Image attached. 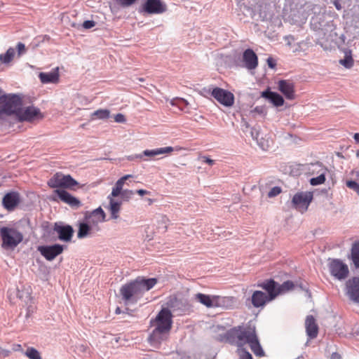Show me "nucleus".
Returning a JSON list of instances; mask_svg holds the SVG:
<instances>
[{"label": "nucleus", "mask_w": 359, "mask_h": 359, "mask_svg": "<svg viewBox=\"0 0 359 359\" xmlns=\"http://www.w3.org/2000/svg\"><path fill=\"white\" fill-rule=\"evenodd\" d=\"M219 337L220 341H224L239 348L249 344L252 351L257 356L261 357L264 355L255 325L249 324L246 326L234 327L229 330L224 334L219 335Z\"/></svg>", "instance_id": "f257e3e1"}, {"label": "nucleus", "mask_w": 359, "mask_h": 359, "mask_svg": "<svg viewBox=\"0 0 359 359\" xmlns=\"http://www.w3.org/2000/svg\"><path fill=\"white\" fill-rule=\"evenodd\" d=\"M156 278H147L138 276L134 280L123 285L120 288L121 299L126 305L136 304L145 292L150 290L157 283Z\"/></svg>", "instance_id": "f03ea898"}, {"label": "nucleus", "mask_w": 359, "mask_h": 359, "mask_svg": "<svg viewBox=\"0 0 359 359\" xmlns=\"http://www.w3.org/2000/svg\"><path fill=\"white\" fill-rule=\"evenodd\" d=\"M156 327L149 334L148 341L151 345L157 346L165 341L172 327V314L169 309H163L156 316Z\"/></svg>", "instance_id": "7ed1b4c3"}, {"label": "nucleus", "mask_w": 359, "mask_h": 359, "mask_svg": "<svg viewBox=\"0 0 359 359\" xmlns=\"http://www.w3.org/2000/svg\"><path fill=\"white\" fill-rule=\"evenodd\" d=\"M22 104L21 97L16 94H5L0 96V119H4V116L17 115Z\"/></svg>", "instance_id": "20e7f679"}, {"label": "nucleus", "mask_w": 359, "mask_h": 359, "mask_svg": "<svg viewBox=\"0 0 359 359\" xmlns=\"http://www.w3.org/2000/svg\"><path fill=\"white\" fill-rule=\"evenodd\" d=\"M0 237L1 248L5 250H14L24 238L22 233L13 226L0 227Z\"/></svg>", "instance_id": "39448f33"}, {"label": "nucleus", "mask_w": 359, "mask_h": 359, "mask_svg": "<svg viewBox=\"0 0 359 359\" xmlns=\"http://www.w3.org/2000/svg\"><path fill=\"white\" fill-rule=\"evenodd\" d=\"M257 287H261L266 292V294L268 297V300L273 301L278 295L292 290V280H288L283 284H279L271 278L258 283Z\"/></svg>", "instance_id": "423d86ee"}, {"label": "nucleus", "mask_w": 359, "mask_h": 359, "mask_svg": "<svg viewBox=\"0 0 359 359\" xmlns=\"http://www.w3.org/2000/svg\"><path fill=\"white\" fill-rule=\"evenodd\" d=\"M48 185L50 188H57V189L74 190V187L79 186V183L70 175L57 172L48 180Z\"/></svg>", "instance_id": "0eeeda50"}, {"label": "nucleus", "mask_w": 359, "mask_h": 359, "mask_svg": "<svg viewBox=\"0 0 359 359\" xmlns=\"http://www.w3.org/2000/svg\"><path fill=\"white\" fill-rule=\"evenodd\" d=\"M195 299L208 308L211 307H229L233 302V297L210 296L208 294L197 293Z\"/></svg>", "instance_id": "6e6552de"}, {"label": "nucleus", "mask_w": 359, "mask_h": 359, "mask_svg": "<svg viewBox=\"0 0 359 359\" xmlns=\"http://www.w3.org/2000/svg\"><path fill=\"white\" fill-rule=\"evenodd\" d=\"M74 229L71 225L66 224L62 222H55L54 224L53 228L50 229L48 233V234H54L56 233L57 234V237H53V241H56L59 239L61 241L64 242H69L72 241V238L74 235Z\"/></svg>", "instance_id": "1a4fd4ad"}, {"label": "nucleus", "mask_w": 359, "mask_h": 359, "mask_svg": "<svg viewBox=\"0 0 359 359\" xmlns=\"http://www.w3.org/2000/svg\"><path fill=\"white\" fill-rule=\"evenodd\" d=\"M167 10L166 4L161 0H145L140 12L148 15H159L165 13Z\"/></svg>", "instance_id": "9d476101"}, {"label": "nucleus", "mask_w": 359, "mask_h": 359, "mask_svg": "<svg viewBox=\"0 0 359 359\" xmlns=\"http://www.w3.org/2000/svg\"><path fill=\"white\" fill-rule=\"evenodd\" d=\"M313 198L312 191L297 192L293 196V207L299 212H306Z\"/></svg>", "instance_id": "9b49d317"}, {"label": "nucleus", "mask_w": 359, "mask_h": 359, "mask_svg": "<svg viewBox=\"0 0 359 359\" xmlns=\"http://www.w3.org/2000/svg\"><path fill=\"white\" fill-rule=\"evenodd\" d=\"M208 93H210L211 95L224 107H230L234 104V95L227 90L215 87L211 91L208 90Z\"/></svg>", "instance_id": "f8f14e48"}, {"label": "nucleus", "mask_w": 359, "mask_h": 359, "mask_svg": "<svg viewBox=\"0 0 359 359\" xmlns=\"http://www.w3.org/2000/svg\"><path fill=\"white\" fill-rule=\"evenodd\" d=\"M328 267L331 275L338 280L345 279L349 273L348 266L340 259H332Z\"/></svg>", "instance_id": "ddd939ff"}, {"label": "nucleus", "mask_w": 359, "mask_h": 359, "mask_svg": "<svg viewBox=\"0 0 359 359\" xmlns=\"http://www.w3.org/2000/svg\"><path fill=\"white\" fill-rule=\"evenodd\" d=\"M312 175H317L316 177L310 179L309 182L312 186L320 185L325 183L326 180V174L327 168L320 163L311 164V168L309 169Z\"/></svg>", "instance_id": "4468645a"}, {"label": "nucleus", "mask_w": 359, "mask_h": 359, "mask_svg": "<svg viewBox=\"0 0 359 359\" xmlns=\"http://www.w3.org/2000/svg\"><path fill=\"white\" fill-rule=\"evenodd\" d=\"M64 245L60 244H53L51 245H40L38 247V251L48 261L53 260L57 256L62 253Z\"/></svg>", "instance_id": "2eb2a0df"}, {"label": "nucleus", "mask_w": 359, "mask_h": 359, "mask_svg": "<svg viewBox=\"0 0 359 359\" xmlns=\"http://www.w3.org/2000/svg\"><path fill=\"white\" fill-rule=\"evenodd\" d=\"M20 203V195L18 191L6 193L2 199V205L8 211H13Z\"/></svg>", "instance_id": "dca6fc26"}, {"label": "nucleus", "mask_w": 359, "mask_h": 359, "mask_svg": "<svg viewBox=\"0 0 359 359\" xmlns=\"http://www.w3.org/2000/svg\"><path fill=\"white\" fill-rule=\"evenodd\" d=\"M17 117L20 121H32L33 120L42 118V115L39 108L30 106L25 109L20 107Z\"/></svg>", "instance_id": "f3484780"}, {"label": "nucleus", "mask_w": 359, "mask_h": 359, "mask_svg": "<svg viewBox=\"0 0 359 359\" xmlns=\"http://www.w3.org/2000/svg\"><path fill=\"white\" fill-rule=\"evenodd\" d=\"M174 151V148L172 147H166L161 148H156L154 149H147L144 150L142 154L129 156L128 159L133 161L137 158H142L143 156L153 158L158 155L169 154Z\"/></svg>", "instance_id": "a211bd4d"}, {"label": "nucleus", "mask_w": 359, "mask_h": 359, "mask_svg": "<svg viewBox=\"0 0 359 359\" xmlns=\"http://www.w3.org/2000/svg\"><path fill=\"white\" fill-rule=\"evenodd\" d=\"M106 215L101 207H99L94 210L84 212V219L89 222L92 226H97L98 223L102 222L105 220Z\"/></svg>", "instance_id": "6ab92c4d"}, {"label": "nucleus", "mask_w": 359, "mask_h": 359, "mask_svg": "<svg viewBox=\"0 0 359 359\" xmlns=\"http://www.w3.org/2000/svg\"><path fill=\"white\" fill-rule=\"evenodd\" d=\"M346 294L354 302L359 303V277H353L346 283Z\"/></svg>", "instance_id": "aec40b11"}, {"label": "nucleus", "mask_w": 359, "mask_h": 359, "mask_svg": "<svg viewBox=\"0 0 359 359\" xmlns=\"http://www.w3.org/2000/svg\"><path fill=\"white\" fill-rule=\"evenodd\" d=\"M54 193L64 203L72 208L77 209L81 206V202L65 189H55Z\"/></svg>", "instance_id": "412c9836"}, {"label": "nucleus", "mask_w": 359, "mask_h": 359, "mask_svg": "<svg viewBox=\"0 0 359 359\" xmlns=\"http://www.w3.org/2000/svg\"><path fill=\"white\" fill-rule=\"evenodd\" d=\"M243 66L249 70H252L258 66V57L255 51L251 48L244 50L242 57Z\"/></svg>", "instance_id": "4be33fe9"}, {"label": "nucleus", "mask_w": 359, "mask_h": 359, "mask_svg": "<svg viewBox=\"0 0 359 359\" xmlns=\"http://www.w3.org/2000/svg\"><path fill=\"white\" fill-rule=\"evenodd\" d=\"M262 97L268 100L276 107H280L284 104L283 96L276 92L271 91L269 88L262 93Z\"/></svg>", "instance_id": "5701e85b"}, {"label": "nucleus", "mask_w": 359, "mask_h": 359, "mask_svg": "<svg viewBox=\"0 0 359 359\" xmlns=\"http://www.w3.org/2000/svg\"><path fill=\"white\" fill-rule=\"evenodd\" d=\"M250 301L255 308L264 307L266 303L271 302L268 300L266 293L261 290L254 291Z\"/></svg>", "instance_id": "b1692460"}, {"label": "nucleus", "mask_w": 359, "mask_h": 359, "mask_svg": "<svg viewBox=\"0 0 359 359\" xmlns=\"http://www.w3.org/2000/svg\"><path fill=\"white\" fill-rule=\"evenodd\" d=\"M305 326L306 333L309 338H316L318 333V327L316 323V319L313 316H307L305 322Z\"/></svg>", "instance_id": "393cba45"}, {"label": "nucleus", "mask_w": 359, "mask_h": 359, "mask_svg": "<svg viewBox=\"0 0 359 359\" xmlns=\"http://www.w3.org/2000/svg\"><path fill=\"white\" fill-rule=\"evenodd\" d=\"M93 226L89 222L86 221L84 219L82 222L78 223V232L77 237L79 239H83L89 237L92 234Z\"/></svg>", "instance_id": "a878e982"}, {"label": "nucleus", "mask_w": 359, "mask_h": 359, "mask_svg": "<svg viewBox=\"0 0 359 359\" xmlns=\"http://www.w3.org/2000/svg\"><path fill=\"white\" fill-rule=\"evenodd\" d=\"M39 77L43 83H56L59 79L57 69L50 72H41Z\"/></svg>", "instance_id": "bb28decb"}, {"label": "nucleus", "mask_w": 359, "mask_h": 359, "mask_svg": "<svg viewBox=\"0 0 359 359\" xmlns=\"http://www.w3.org/2000/svg\"><path fill=\"white\" fill-rule=\"evenodd\" d=\"M107 199L109 201V210L111 213V218L116 219L119 217V212L122 204L121 201H115L111 196H108Z\"/></svg>", "instance_id": "cd10ccee"}, {"label": "nucleus", "mask_w": 359, "mask_h": 359, "mask_svg": "<svg viewBox=\"0 0 359 359\" xmlns=\"http://www.w3.org/2000/svg\"><path fill=\"white\" fill-rule=\"evenodd\" d=\"M278 90L285 95L286 98L292 99V84L285 80L278 81Z\"/></svg>", "instance_id": "c85d7f7f"}, {"label": "nucleus", "mask_w": 359, "mask_h": 359, "mask_svg": "<svg viewBox=\"0 0 359 359\" xmlns=\"http://www.w3.org/2000/svg\"><path fill=\"white\" fill-rule=\"evenodd\" d=\"M250 135L252 137V139L255 140L258 144L260 146V147L265 150L266 149L265 147V144L262 142L263 138L260 137V128L259 126L258 127H252L250 130Z\"/></svg>", "instance_id": "c756f323"}, {"label": "nucleus", "mask_w": 359, "mask_h": 359, "mask_svg": "<svg viewBox=\"0 0 359 359\" xmlns=\"http://www.w3.org/2000/svg\"><path fill=\"white\" fill-rule=\"evenodd\" d=\"M351 259L355 266L359 268V242H355L352 245Z\"/></svg>", "instance_id": "7c9ffc66"}, {"label": "nucleus", "mask_w": 359, "mask_h": 359, "mask_svg": "<svg viewBox=\"0 0 359 359\" xmlns=\"http://www.w3.org/2000/svg\"><path fill=\"white\" fill-rule=\"evenodd\" d=\"M15 53V49L9 48L4 54L0 55V61L4 64L9 63L13 60Z\"/></svg>", "instance_id": "2f4dec72"}, {"label": "nucleus", "mask_w": 359, "mask_h": 359, "mask_svg": "<svg viewBox=\"0 0 359 359\" xmlns=\"http://www.w3.org/2000/svg\"><path fill=\"white\" fill-rule=\"evenodd\" d=\"M23 354L29 359H42L39 351L34 347H27Z\"/></svg>", "instance_id": "473e14b6"}, {"label": "nucleus", "mask_w": 359, "mask_h": 359, "mask_svg": "<svg viewBox=\"0 0 359 359\" xmlns=\"http://www.w3.org/2000/svg\"><path fill=\"white\" fill-rule=\"evenodd\" d=\"M123 179H119L117 180V182L115 184L114 187L112 189V191L109 196H111V198L117 197L118 196L124 189H123V186L124 183L123 182Z\"/></svg>", "instance_id": "72a5a7b5"}, {"label": "nucleus", "mask_w": 359, "mask_h": 359, "mask_svg": "<svg viewBox=\"0 0 359 359\" xmlns=\"http://www.w3.org/2000/svg\"><path fill=\"white\" fill-rule=\"evenodd\" d=\"M110 111L107 109H102L95 111L92 114V118L107 119L109 117Z\"/></svg>", "instance_id": "f704fd0d"}, {"label": "nucleus", "mask_w": 359, "mask_h": 359, "mask_svg": "<svg viewBox=\"0 0 359 359\" xmlns=\"http://www.w3.org/2000/svg\"><path fill=\"white\" fill-rule=\"evenodd\" d=\"M339 63L346 68H351L353 65L354 61L351 55V52L348 51L345 53L344 58L339 60Z\"/></svg>", "instance_id": "c9c22d12"}, {"label": "nucleus", "mask_w": 359, "mask_h": 359, "mask_svg": "<svg viewBox=\"0 0 359 359\" xmlns=\"http://www.w3.org/2000/svg\"><path fill=\"white\" fill-rule=\"evenodd\" d=\"M17 296H18V297L19 299H20L22 301H24L26 304H27L30 301V299H31L30 293H29V292L28 290H26V291H24V290L20 291V290H18Z\"/></svg>", "instance_id": "e433bc0d"}, {"label": "nucleus", "mask_w": 359, "mask_h": 359, "mask_svg": "<svg viewBox=\"0 0 359 359\" xmlns=\"http://www.w3.org/2000/svg\"><path fill=\"white\" fill-rule=\"evenodd\" d=\"M137 0H115L116 3L122 8H128L134 5Z\"/></svg>", "instance_id": "4c0bfd02"}, {"label": "nucleus", "mask_w": 359, "mask_h": 359, "mask_svg": "<svg viewBox=\"0 0 359 359\" xmlns=\"http://www.w3.org/2000/svg\"><path fill=\"white\" fill-rule=\"evenodd\" d=\"M135 192L133 190L124 189L123 192L119 195L121 198L124 201H128L132 198Z\"/></svg>", "instance_id": "58836bf2"}, {"label": "nucleus", "mask_w": 359, "mask_h": 359, "mask_svg": "<svg viewBox=\"0 0 359 359\" xmlns=\"http://www.w3.org/2000/svg\"><path fill=\"white\" fill-rule=\"evenodd\" d=\"M281 191V188L280 187L276 186L270 189V191L268 192L267 196L269 198H273L280 194Z\"/></svg>", "instance_id": "ea45409f"}, {"label": "nucleus", "mask_w": 359, "mask_h": 359, "mask_svg": "<svg viewBox=\"0 0 359 359\" xmlns=\"http://www.w3.org/2000/svg\"><path fill=\"white\" fill-rule=\"evenodd\" d=\"M171 103L172 105H176L182 109H183L184 107H186L188 104L187 101L183 98L172 100Z\"/></svg>", "instance_id": "a19ab883"}, {"label": "nucleus", "mask_w": 359, "mask_h": 359, "mask_svg": "<svg viewBox=\"0 0 359 359\" xmlns=\"http://www.w3.org/2000/svg\"><path fill=\"white\" fill-rule=\"evenodd\" d=\"M17 51H18V57H20L21 55H24L26 53V47L24 43L22 42H18L16 46Z\"/></svg>", "instance_id": "79ce46f5"}, {"label": "nucleus", "mask_w": 359, "mask_h": 359, "mask_svg": "<svg viewBox=\"0 0 359 359\" xmlns=\"http://www.w3.org/2000/svg\"><path fill=\"white\" fill-rule=\"evenodd\" d=\"M346 186L351 189H353L355 192L359 189V184L355 181L349 180L346 182Z\"/></svg>", "instance_id": "37998d69"}, {"label": "nucleus", "mask_w": 359, "mask_h": 359, "mask_svg": "<svg viewBox=\"0 0 359 359\" xmlns=\"http://www.w3.org/2000/svg\"><path fill=\"white\" fill-rule=\"evenodd\" d=\"M240 359H253L252 355L245 349L240 351Z\"/></svg>", "instance_id": "c03bdc74"}, {"label": "nucleus", "mask_w": 359, "mask_h": 359, "mask_svg": "<svg viewBox=\"0 0 359 359\" xmlns=\"http://www.w3.org/2000/svg\"><path fill=\"white\" fill-rule=\"evenodd\" d=\"M95 24L96 23L94 20H85L83 23V27L86 29H91L93 27H95Z\"/></svg>", "instance_id": "a18cd8bd"}, {"label": "nucleus", "mask_w": 359, "mask_h": 359, "mask_svg": "<svg viewBox=\"0 0 359 359\" xmlns=\"http://www.w3.org/2000/svg\"><path fill=\"white\" fill-rule=\"evenodd\" d=\"M180 359H201L199 354H184Z\"/></svg>", "instance_id": "49530a36"}, {"label": "nucleus", "mask_w": 359, "mask_h": 359, "mask_svg": "<svg viewBox=\"0 0 359 359\" xmlns=\"http://www.w3.org/2000/svg\"><path fill=\"white\" fill-rule=\"evenodd\" d=\"M114 121L116 123H124L126 122V119L123 114L119 113L114 116Z\"/></svg>", "instance_id": "de8ad7c7"}, {"label": "nucleus", "mask_w": 359, "mask_h": 359, "mask_svg": "<svg viewBox=\"0 0 359 359\" xmlns=\"http://www.w3.org/2000/svg\"><path fill=\"white\" fill-rule=\"evenodd\" d=\"M267 65L269 68L271 69H275L276 66V61L273 57H269L266 60Z\"/></svg>", "instance_id": "09e8293b"}, {"label": "nucleus", "mask_w": 359, "mask_h": 359, "mask_svg": "<svg viewBox=\"0 0 359 359\" xmlns=\"http://www.w3.org/2000/svg\"><path fill=\"white\" fill-rule=\"evenodd\" d=\"M201 159H202V161L210 165H212L215 164V161L210 158L209 157H207V156H202L201 157Z\"/></svg>", "instance_id": "8fccbe9b"}, {"label": "nucleus", "mask_w": 359, "mask_h": 359, "mask_svg": "<svg viewBox=\"0 0 359 359\" xmlns=\"http://www.w3.org/2000/svg\"><path fill=\"white\" fill-rule=\"evenodd\" d=\"M11 353V351L7 349H4L0 346V355L3 357H8Z\"/></svg>", "instance_id": "3c124183"}, {"label": "nucleus", "mask_w": 359, "mask_h": 359, "mask_svg": "<svg viewBox=\"0 0 359 359\" xmlns=\"http://www.w3.org/2000/svg\"><path fill=\"white\" fill-rule=\"evenodd\" d=\"M136 193L141 196L149 194V192L145 189H138L136 191Z\"/></svg>", "instance_id": "603ef678"}, {"label": "nucleus", "mask_w": 359, "mask_h": 359, "mask_svg": "<svg viewBox=\"0 0 359 359\" xmlns=\"http://www.w3.org/2000/svg\"><path fill=\"white\" fill-rule=\"evenodd\" d=\"M132 177H133L132 175H124L123 177H121L120 179H123V182L125 183V182L127 180H129V178H132Z\"/></svg>", "instance_id": "864d4df0"}, {"label": "nucleus", "mask_w": 359, "mask_h": 359, "mask_svg": "<svg viewBox=\"0 0 359 359\" xmlns=\"http://www.w3.org/2000/svg\"><path fill=\"white\" fill-rule=\"evenodd\" d=\"M334 6H335V7H336V8L337 10H341V6L340 3L338 1H334Z\"/></svg>", "instance_id": "5fc2aeb1"}, {"label": "nucleus", "mask_w": 359, "mask_h": 359, "mask_svg": "<svg viewBox=\"0 0 359 359\" xmlns=\"http://www.w3.org/2000/svg\"><path fill=\"white\" fill-rule=\"evenodd\" d=\"M353 138L357 143H359V133H355Z\"/></svg>", "instance_id": "6e6d98bb"}, {"label": "nucleus", "mask_w": 359, "mask_h": 359, "mask_svg": "<svg viewBox=\"0 0 359 359\" xmlns=\"http://www.w3.org/2000/svg\"><path fill=\"white\" fill-rule=\"evenodd\" d=\"M340 355L337 353H333L332 355V359H339Z\"/></svg>", "instance_id": "4d7b16f0"}, {"label": "nucleus", "mask_w": 359, "mask_h": 359, "mask_svg": "<svg viewBox=\"0 0 359 359\" xmlns=\"http://www.w3.org/2000/svg\"><path fill=\"white\" fill-rule=\"evenodd\" d=\"M121 313V309L119 307H117L115 310L116 314H120Z\"/></svg>", "instance_id": "13d9d810"}, {"label": "nucleus", "mask_w": 359, "mask_h": 359, "mask_svg": "<svg viewBox=\"0 0 359 359\" xmlns=\"http://www.w3.org/2000/svg\"><path fill=\"white\" fill-rule=\"evenodd\" d=\"M15 351L21 350V345L18 344L16 345V347L14 348Z\"/></svg>", "instance_id": "bf43d9fd"}, {"label": "nucleus", "mask_w": 359, "mask_h": 359, "mask_svg": "<svg viewBox=\"0 0 359 359\" xmlns=\"http://www.w3.org/2000/svg\"><path fill=\"white\" fill-rule=\"evenodd\" d=\"M245 126L246 128H249L250 127V125L247 122L245 123Z\"/></svg>", "instance_id": "052dcab7"}, {"label": "nucleus", "mask_w": 359, "mask_h": 359, "mask_svg": "<svg viewBox=\"0 0 359 359\" xmlns=\"http://www.w3.org/2000/svg\"><path fill=\"white\" fill-rule=\"evenodd\" d=\"M292 287H293V290H296V288H295V285H294V284L292 285Z\"/></svg>", "instance_id": "680f3d73"}, {"label": "nucleus", "mask_w": 359, "mask_h": 359, "mask_svg": "<svg viewBox=\"0 0 359 359\" xmlns=\"http://www.w3.org/2000/svg\"><path fill=\"white\" fill-rule=\"evenodd\" d=\"M357 156L359 157V152L357 153Z\"/></svg>", "instance_id": "e2e57ef3"}, {"label": "nucleus", "mask_w": 359, "mask_h": 359, "mask_svg": "<svg viewBox=\"0 0 359 359\" xmlns=\"http://www.w3.org/2000/svg\"><path fill=\"white\" fill-rule=\"evenodd\" d=\"M298 359H304V357H301V358H299Z\"/></svg>", "instance_id": "0e129e2a"}]
</instances>
